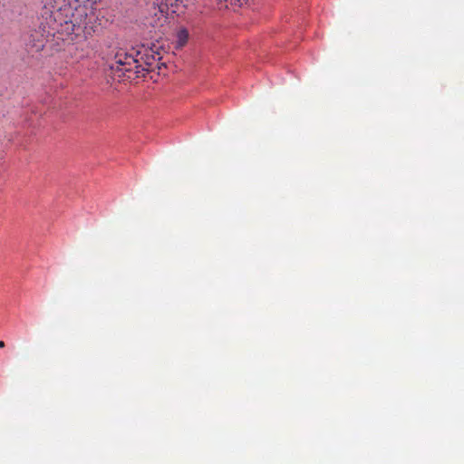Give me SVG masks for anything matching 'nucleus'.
Masks as SVG:
<instances>
[{"mask_svg":"<svg viewBox=\"0 0 464 464\" xmlns=\"http://www.w3.org/2000/svg\"><path fill=\"white\" fill-rule=\"evenodd\" d=\"M188 31L186 28H181L177 33V46L181 48L185 46L188 40Z\"/></svg>","mask_w":464,"mask_h":464,"instance_id":"3","label":"nucleus"},{"mask_svg":"<svg viewBox=\"0 0 464 464\" xmlns=\"http://www.w3.org/2000/svg\"><path fill=\"white\" fill-rule=\"evenodd\" d=\"M93 3H96V0H92Z\"/></svg>","mask_w":464,"mask_h":464,"instance_id":"5","label":"nucleus"},{"mask_svg":"<svg viewBox=\"0 0 464 464\" xmlns=\"http://www.w3.org/2000/svg\"><path fill=\"white\" fill-rule=\"evenodd\" d=\"M5 347V343L3 341H0V348H4Z\"/></svg>","mask_w":464,"mask_h":464,"instance_id":"4","label":"nucleus"},{"mask_svg":"<svg viewBox=\"0 0 464 464\" xmlns=\"http://www.w3.org/2000/svg\"><path fill=\"white\" fill-rule=\"evenodd\" d=\"M41 27L47 34H79L81 32L90 34L92 30V19L85 6H79L72 13V8L65 0H48L41 12Z\"/></svg>","mask_w":464,"mask_h":464,"instance_id":"1","label":"nucleus"},{"mask_svg":"<svg viewBox=\"0 0 464 464\" xmlns=\"http://www.w3.org/2000/svg\"><path fill=\"white\" fill-rule=\"evenodd\" d=\"M158 57L151 54H145L140 59L143 61V64L138 58H135L132 53H128L124 51H119L114 57V61L111 63L110 69L113 74V77L121 80V78L135 79L145 75L146 72L153 70L154 63Z\"/></svg>","mask_w":464,"mask_h":464,"instance_id":"2","label":"nucleus"}]
</instances>
